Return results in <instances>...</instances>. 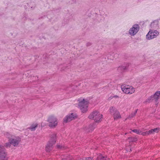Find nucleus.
<instances>
[{
	"label": "nucleus",
	"instance_id": "nucleus-1",
	"mask_svg": "<svg viewBox=\"0 0 160 160\" xmlns=\"http://www.w3.org/2000/svg\"><path fill=\"white\" fill-rule=\"evenodd\" d=\"M90 119L93 120L96 122L99 123L102 121V115L98 111H94L88 116Z\"/></svg>",
	"mask_w": 160,
	"mask_h": 160
},
{
	"label": "nucleus",
	"instance_id": "nucleus-2",
	"mask_svg": "<svg viewBox=\"0 0 160 160\" xmlns=\"http://www.w3.org/2000/svg\"><path fill=\"white\" fill-rule=\"evenodd\" d=\"M109 112L112 115L114 120H117L121 118V116L119 112L114 107H111L109 108Z\"/></svg>",
	"mask_w": 160,
	"mask_h": 160
},
{
	"label": "nucleus",
	"instance_id": "nucleus-3",
	"mask_svg": "<svg viewBox=\"0 0 160 160\" xmlns=\"http://www.w3.org/2000/svg\"><path fill=\"white\" fill-rule=\"evenodd\" d=\"M121 88L123 92L126 94H132L135 91L134 88L129 85H122L121 86Z\"/></svg>",
	"mask_w": 160,
	"mask_h": 160
},
{
	"label": "nucleus",
	"instance_id": "nucleus-4",
	"mask_svg": "<svg viewBox=\"0 0 160 160\" xmlns=\"http://www.w3.org/2000/svg\"><path fill=\"white\" fill-rule=\"evenodd\" d=\"M88 103V102L84 99H83V100L79 102L78 106L82 112L84 113L87 111Z\"/></svg>",
	"mask_w": 160,
	"mask_h": 160
},
{
	"label": "nucleus",
	"instance_id": "nucleus-5",
	"mask_svg": "<svg viewBox=\"0 0 160 160\" xmlns=\"http://www.w3.org/2000/svg\"><path fill=\"white\" fill-rule=\"evenodd\" d=\"M48 126L51 128H54L58 125V121L57 118L53 116L49 117L48 119Z\"/></svg>",
	"mask_w": 160,
	"mask_h": 160
},
{
	"label": "nucleus",
	"instance_id": "nucleus-6",
	"mask_svg": "<svg viewBox=\"0 0 160 160\" xmlns=\"http://www.w3.org/2000/svg\"><path fill=\"white\" fill-rule=\"evenodd\" d=\"M158 32L156 30H150L146 35V38L148 40L156 37L158 35Z\"/></svg>",
	"mask_w": 160,
	"mask_h": 160
},
{
	"label": "nucleus",
	"instance_id": "nucleus-7",
	"mask_svg": "<svg viewBox=\"0 0 160 160\" xmlns=\"http://www.w3.org/2000/svg\"><path fill=\"white\" fill-rule=\"evenodd\" d=\"M0 160H8L4 147L1 145H0Z\"/></svg>",
	"mask_w": 160,
	"mask_h": 160
},
{
	"label": "nucleus",
	"instance_id": "nucleus-8",
	"mask_svg": "<svg viewBox=\"0 0 160 160\" xmlns=\"http://www.w3.org/2000/svg\"><path fill=\"white\" fill-rule=\"evenodd\" d=\"M160 95V91H157L155 93V94L151 96L148 99L146 100V102H149L150 101H152L153 100H155L156 101H157L159 98Z\"/></svg>",
	"mask_w": 160,
	"mask_h": 160
},
{
	"label": "nucleus",
	"instance_id": "nucleus-9",
	"mask_svg": "<svg viewBox=\"0 0 160 160\" xmlns=\"http://www.w3.org/2000/svg\"><path fill=\"white\" fill-rule=\"evenodd\" d=\"M139 29V27L138 25L134 24L129 30V33L131 35L134 36L137 33Z\"/></svg>",
	"mask_w": 160,
	"mask_h": 160
},
{
	"label": "nucleus",
	"instance_id": "nucleus-10",
	"mask_svg": "<svg viewBox=\"0 0 160 160\" xmlns=\"http://www.w3.org/2000/svg\"><path fill=\"white\" fill-rule=\"evenodd\" d=\"M76 117V115L75 114L71 113L67 116L64 118L63 120V122L65 123H67L68 122H70L74 119Z\"/></svg>",
	"mask_w": 160,
	"mask_h": 160
},
{
	"label": "nucleus",
	"instance_id": "nucleus-11",
	"mask_svg": "<svg viewBox=\"0 0 160 160\" xmlns=\"http://www.w3.org/2000/svg\"><path fill=\"white\" fill-rule=\"evenodd\" d=\"M20 141V138H17L15 139L12 138L10 140V143L14 146L16 147L18 146Z\"/></svg>",
	"mask_w": 160,
	"mask_h": 160
},
{
	"label": "nucleus",
	"instance_id": "nucleus-12",
	"mask_svg": "<svg viewBox=\"0 0 160 160\" xmlns=\"http://www.w3.org/2000/svg\"><path fill=\"white\" fill-rule=\"evenodd\" d=\"M56 134L53 133L51 135L50 140L48 142L51 143L52 144L54 145L56 142Z\"/></svg>",
	"mask_w": 160,
	"mask_h": 160
},
{
	"label": "nucleus",
	"instance_id": "nucleus-13",
	"mask_svg": "<svg viewBox=\"0 0 160 160\" xmlns=\"http://www.w3.org/2000/svg\"><path fill=\"white\" fill-rule=\"evenodd\" d=\"M53 145L51 143L48 142L45 148L46 151L47 152H49L51 151L53 149Z\"/></svg>",
	"mask_w": 160,
	"mask_h": 160
},
{
	"label": "nucleus",
	"instance_id": "nucleus-14",
	"mask_svg": "<svg viewBox=\"0 0 160 160\" xmlns=\"http://www.w3.org/2000/svg\"><path fill=\"white\" fill-rule=\"evenodd\" d=\"M94 128L92 125H90L84 128V130L87 132H91L93 131Z\"/></svg>",
	"mask_w": 160,
	"mask_h": 160
},
{
	"label": "nucleus",
	"instance_id": "nucleus-15",
	"mask_svg": "<svg viewBox=\"0 0 160 160\" xmlns=\"http://www.w3.org/2000/svg\"><path fill=\"white\" fill-rule=\"evenodd\" d=\"M38 124L37 123L32 124L28 128L31 131H34L36 128L38 127Z\"/></svg>",
	"mask_w": 160,
	"mask_h": 160
},
{
	"label": "nucleus",
	"instance_id": "nucleus-16",
	"mask_svg": "<svg viewBox=\"0 0 160 160\" xmlns=\"http://www.w3.org/2000/svg\"><path fill=\"white\" fill-rule=\"evenodd\" d=\"M138 109L136 110L134 112H132L129 115L126 119L127 120L128 119H131L134 117L137 113Z\"/></svg>",
	"mask_w": 160,
	"mask_h": 160
},
{
	"label": "nucleus",
	"instance_id": "nucleus-17",
	"mask_svg": "<svg viewBox=\"0 0 160 160\" xmlns=\"http://www.w3.org/2000/svg\"><path fill=\"white\" fill-rule=\"evenodd\" d=\"M62 160H72V157L70 155H65L62 157Z\"/></svg>",
	"mask_w": 160,
	"mask_h": 160
},
{
	"label": "nucleus",
	"instance_id": "nucleus-18",
	"mask_svg": "<svg viewBox=\"0 0 160 160\" xmlns=\"http://www.w3.org/2000/svg\"><path fill=\"white\" fill-rule=\"evenodd\" d=\"M158 20H155L152 22L151 24V26L152 27H157L158 24Z\"/></svg>",
	"mask_w": 160,
	"mask_h": 160
},
{
	"label": "nucleus",
	"instance_id": "nucleus-19",
	"mask_svg": "<svg viewBox=\"0 0 160 160\" xmlns=\"http://www.w3.org/2000/svg\"><path fill=\"white\" fill-rule=\"evenodd\" d=\"M99 159L102 160H108V158L107 157L105 158L102 156V155H99L97 158V160H98Z\"/></svg>",
	"mask_w": 160,
	"mask_h": 160
},
{
	"label": "nucleus",
	"instance_id": "nucleus-20",
	"mask_svg": "<svg viewBox=\"0 0 160 160\" xmlns=\"http://www.w3.org/2000/svg\"><path fill=\"white\" fill-rule=\"evenodd\" d=\"M132 131L133 132L139 134H140L141 133V130L137 129H133L132 130Z\"/></svg>",
	"mask_w": 160,
	"mask_h": 160
},
{
	"label": "nucleus",
	"instance_id": "nucleus-21",
	"mask_svg": "<svg viewBox=\"0 0 160 160\" xmlns=\"http://www.w3.org/2000/svg\"><path fill=\"white\" fill-rule=\"evenodd\" d=\"M126 69H127L126 66H121L120 67H119L118 68L119 69L121 70H124Z\"/></svg>",
	"mask_w": 160,
	"mask_h": 160
},
{
	"label": "nucleus",
	"instance_id": "nucleus-22",
	"mask_svg": "<svg viewBox=\"0 0 160 160\" xmlns=\"http://www.w3.org/2000/svg\"><path fill=\"white\" fill-rule=\"evenodd\" d=\"M128 139H129L131 142H134L137 140V139L136 138L132 137L128 138Z\"/></svg>",
	"mask_w": 160,
	"mask_h": 160
},
{
	"label": "nucleus",
	"instance_id": "nucleus-23",
	"mask_svg": "<svg viewBox=\"0 0 160 160\" xmlns=\"http://www.w3.org/2000/svg\"><path fill=\"white\" fill-rule=\"evenodd\" d=\"M140 134L142 135L143 136H145L148 135V131H147L146 132H141V133Z\"/></svg>",
	"mask_w": 160,
	"mask_h": 160
},
{
	"label": "nucleus",
	"instance_id": "nucleus-24",
	"mask_svg": "<svg viewBox=\"0 0 160 160\" xmlns=\"http://www.w3.org/2000/svg\"><path fill=\"white\" fill-rule=\"evenodd\" d=\"M152 129L153 131V133L154 132H158L159 130V128H156L154 129Z\"/></svg>",
	"mask_w": 160,
	"mask_h": 160
},
{
	"label": "nucleus",
	"instance_id": "nucleus-25",
	"mask_svg": "<svg viewBox=\"0 0 160 160\" xmlns=\"http://www.w3.org/2000/svg\"><path fill=\"white\" fill-rule=\"evenodd\" d=\"M57 147L58 148L60 149H62L64 148L62 145H57Z\"/></svg>",
	"mask_w": 160,
	"mask_h": 160
},
{
	"label": "nucleus",
	"instance_id": "nucleus-26",
	"mask_svg": "<svg viewBox=\"0 0 160 160\" xmlns=\"http://www.w3.org/2000/svg\"><path fill=\"white\" fill-rule=\"evenodd\" d=\"M148 135L153 133V132L152 129H151L149 130V131H148Z\"/></svg>",
	"mask_w": 160,
	"mask_h": 160
},
{
	"label": "nucleus",
	"instance_id": "nucleus-27",
	"mask_svg": "<svg viewBox=\"0 0 160 160\" xmlns=\"http://www.w3.org/2000/svg\"><path fill=\"white\" fill-rule=\"evenodd\" d=\"M9 142H10V140H9ZM11 144L10 143V142L6 143V147H10L11 146Z\"/></svg>",
	"mask_w": 160,
	"mask_h": 160
},
{
	"label": "nucleus",
	"instance_id": "nucleus-28",
	"mask_svg": "<svg viewBox=\"0 0 160 160\" xmlns=\"http://www.w3.org/2000/svg\"><path fill=\"white\" fill-rule=\"evenodd\" d=\"M91 45V43H89V42H88V43L87 44V46H90Z\"/></svg>",
	"mask_w": 160,
	"mask_h": 160
},
{
	"label": "nucleus",
	"instance_id": "nucleus-29",
	"mask_svg": "<svg viewBox=\"0 0 160 160\" xmlns=\"http://www.w3.org/2000/svg\"><path fill=\"white\" fill-rule=\"evenodd\" d=\"M115 97H118V96H115Z\"/></svg>",
	"mask_w": 160,
	"mask_h": 160
},
{
	"label": "nucleus",
	"instance_id": "nucleus-30",
	"mask_svg": "<svg viewBox=\"0 0 160 160\" xmlns=\"http://www.w3.org/2000/svg\"><path fill=\"white\" fill-rule=\"evenodd\" d=\"M158 103H156V105H158Z\"/></svg>",
	"mask_w": 160,
	"mask_h": 160
},
{
	"label": "nucleus",
	"instance_id": "nucleus-31",
	"mask_svg": "<svg viewBox=\"0 0 160 160\" xmlns=\"http://www.w3.org/2000/svg\"><path fill=\"white\" fill-rule=\"evenodd\" d=\"M127 134V133H125V135H126V134Z\"/></svg>",
	"mask_w": 160,
	"mask_h": 160
}]
</instances>
